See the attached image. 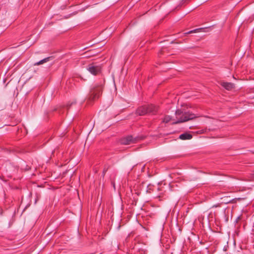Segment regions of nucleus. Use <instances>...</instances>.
Instances as JSON below:
<instances>
[{
    "label": "nucleus",
    "instance_id": "nucleus-7",
    "mask_svg": "<svg viewBox=\"0 0 254 254\" xmlns=\"http://www.w3.org/2000/svg\"><path fill=\"white\" fill-rule=\"evenodd\" d=\"M192 138V135L191 134L187 132L181 134L179 136V138L182 140H189L191 139Z\"/></svg>",
    "mask_w": 254,
    "mask_h": 254
},
{
    "label": "nucleus",
    "instance_id": "nucleus-4",
    "mask_svg": "<svg viewBox=\"0 0 254 254\" xmlns=\"http://www.w3.org/2000/svg\"><path fill=\"white\" fill-rule=\"evenodd\" d=\"M87 70L92 74L97 75L101 71V67L98 65H95L93 64H89Z\"/></svg>",
    "mask_w": 254,
    "mask_h": 254
},
{
    "label": "nucleus",
    "instance_id": "nucleus-3",
    "mask_svg": "<svg viewBox=\"0 0 254 254\" xmlns=\"http://www.w3.org/2000/svg\"><path fill=\"white\" fill-rule=\"evenodd\" d=\"M142 138L140 136L134 137L132 135H127L122 137L120 140V142L123 145H129L137 142L141 140Z\"/></svg>",
    "mask_w": 254,
    "mask_h": 254
},
{
    "label": "nucleus",
    "instance_id": "nucleus-13",
    "mask_svg": "<svg viewBox=\"0 0 254 254\" xmlns=\"http://www.w3.org/2000/svg\"><path fill=\"white\" fill-rule=\"evenodd\" d=\"M234 199H232L231 200H230L229 201H227V202H226L225 203H230V202H233Z\"/></svg>",
    "mask_w": 254,
    "mask_h": 254
},
{
    "label": "nucleus",
    "instance_id": "nucleus-5",
    "mask_svg": "<svg viewBox=\"0 0 254 254\" xmlns=\"http://www.w3.org/2000/svg\"><path fill=\"white\" fill-rule=\"evenodd\" d=\"M101 91V88L100 86H98L97 88H93L91 90L90 93L93 100L99 97L100 92Z\"/></svg>",
    "mask_w": 254,
    "mask_h": 254
},
{
    "label": "nucleus",
    "instance_id": "nucleus-2",
    "mask_svg": "<svg viewBox=\"0 0 254 254\" xmlns=\"http://www.w3.org/2000/svg\"><path fill=\"white\" fill-rule=\"evenodd\" d=\"M195 117H196L194 114H191L187 112H184L181 110H177L176 111V121L174 122L173 124H177L187 122L189 120L194 119Z\"/></svg>",
    "mask_w": 254,
    "mask_h": 254
},
{
    "label": "nucleus",
    "instance_id": "nucleus-11",
    "mask_svg": "<svg viewBox=\"0 0 254 254\" xmlns=\"http://www.w3.org/2000/svg\"><path fill=\"white\" fill-rule=\"evenodd\" d=\"M107 171V169L105 168L103 171V176L105 175V173H106Z\"/></svg>",
    "mask_w": 254,
    "mask_h": 254
},
{
    "label": "nucleus",
    "instance_id": "nucleus-1",
    "mask_svg": "<svg viewBox=\"0 0 254 254\" xmlns=\"http://www.w3.org/2000/svg\"><path fill=\"white\" fill-rule=\"evenodd\" d=\"M158 106L153 104H147L137 108L135 113L140 116L145 115H156L158 112Z\"/></svg>",
    "mask_w": 254,
    "mask_h": 254
},
{
    "label": "nucleus",
    "instance_id": "nucleus-8",
    "mask_svg": "<svg viewBox=\"0 0 254 254\" xmlns=\"http://www.w3.org/2000/svg\"><path fill=\"white\" fill-rule=\"evenodd\" d=\"M51 58H52L51 57L46 58L38 62L35 63L34 65H39L43 64L44 63H45L49 61Z\"/></svg>",
    "mask_w": 254,
    "mask_h": 254
},
{
    "label": "nucleus",
    "instance_id": "nucleus-6",
    "mask_svg": "<svg viewBox=\"0 0 254 254\" xmlns=\"http://www.w3.org/2000/svg\"><path fill=\"white\" fill-rule=\"evenodd\" d=\"M221 85L227 90H231L235 87L234 84L231 82H222Z\"/></svg>",
    "mask_w": 254,
    "mask_h": 254
},
{
    "label": "nucleus",
    "instance_id": "nucleus-9",
    "mask_svg": "<svg viewBox=\"0 0 254 254\" xmlns=\"http://www.w3.org/2000/svg\"><path fill=\"white\" fill-rule=\"evenodd\" d=\"M171 119L172 118L170 116H166L164 118L162 122L165 123H168L171 120Z\"/></svg>",
    "mask_w": 254,
    "mask_h": 254
},
{
    "label": "nucleus",
    "instance_id": "nucleus-10",
    "mask_svg": "<svg viewBox=\"0 0 254 254\" xmlns=\"http://www.w3.org/2000/svg\"><path fill=\"white\" fill-rule=\"evenodd\" d=\"M146 251L143 249H138V251L136 252V254H146Z\"/></svg>",
    "mask_w": 254,
    "mask_h": 254
},
{
    "label": "nucleus",
    "instance_id": "nucleus-12",
    "mask_svg": "<svg viewBox=\"0 0 254 254\" xmlns=\"http://www.w3.org/2000/svg\"><path fill=\"white\" fill-rule=\"evenodd\" d=\"M195 30H191V31H190L188 32L187 33V34H190V33H191L192 32H193L194 31H195Z\"/></svg>",
    "mask_w": 254,
    "mask_h": 254
}]
</instances>
